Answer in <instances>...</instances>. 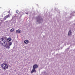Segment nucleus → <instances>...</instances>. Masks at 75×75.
<instances>
[{"label": "nucleus", "instance_id": "1", "mask_svg": "<svg viewBox=\"0 0 75 75\" xmlns=\"http://www.w3.org/2000/svg\"><path fill=\"white\" fill-rule=\"evenodd\" d=\"M0 42L4 47L8 49L10 48V47L12 45V42H9L8 43L7 41L4 38H2L0 39Z\"/></svg>", "mask_w": 75, "mask_h": 75}, {"label": "nucleus", "instance_id": "2", "mask_svg": "<svg viewBox=\"0 0 75 75\" xmlns=\"http://www.w3.org/2000/svg\"><path fill=\"white\" fill-rule=\"evenodd\" d=\"M2 68L4 70H6L8 68V65L6 63H3L1 64Z\"/></svg>", "mask_w": 75, "mask_h": 75}, {"label": "nucleus", "instance_id": "3", "mask_svg": "<svg viewBox=\"0 0 75 75\" xmlns=\"http://www.w3.org/2000/svg\"><path fill=\"white\" fill-rule=\"evenodd\" d=\"M10 16H11V14H9L7 16H5L4 18V20H6V18H8V17H10Z\"/></svg>", "mask_w": 75, "mask_h": 75}, {"label": "nucleus", "instance_id": "4", "mask_svg": "<svg viewBox=\"0 0 75 75\" xmlns=\"http://www.w3.org/2000/svg\"><path fill=\"white\" fill-rule=\"evenodd\" d=\"M38 65L37 64H35L33 66V68L34 69H36L38 68Z\"/></svg>", "mask_w": 75, "mask_h": 75}, {"label": "nucleus", "instance_id": "5", "mask_svg": "<svg viewBox=\"0 0 75 75\" xmlns=\"http://www.w3.org/2000/svg\"><path fill=\"white\" fill-rule=\"evenodd\" d=\"M36 70H35V69H34L33 68V69H32V71L31 72V74H33V72H36Z\"/></svg>", "mask_w": 75, "mask_h": 75}, {"label": "nucleus", "instance_id": "6", "mask_svg": "<svg viewBox=\"0 0 75 75\" xmlns=\"http://www.w3.org/2000/svg\"><path fill=\"white\" fill-rule=\"evenodd\" d=\"M16 33H21V31L20 30H16Z\"/></svg>", "mask_w": 75, "mask_h": 75}, {"label": "nucleus", "instance_id": "7", "mask_svg": "<svg viewBox=\"0 0 75 75\" xmlns=\"http://www.w3.org/2000/svg\"><path fill=\"white\" fill-rule=\"evenodd\" d=\"M72 35V32L71 30H69L68 35Z\"/></svg>", "mask_w": 75, "mask_h": 75}, {"label": "nucleus", "instance_id": "8", "mask_svg": "<svg viewBox=\"0 0 75 75\" xmlns=\"http://www.w3.org/2000/svg\"><path fill=\"white\" fill-rule=\"evenodd\" d=\"M24 42L25 44H28V40H26L24 41Z\"/></svg>", "mask_w": 75, "mask_h": 75}, {"label": "nucleus", "instance_id": "9", "mask_svg": "<svg viewBox=\"0 0 75 75\" xmlns=\"http://www.w3.org/2000/svg\"><path fill=\"white\" fill-rule=\"evenodd\" d=\"M7 40L8 41H11V39L10 38H9L7 39Z\"/></svg>", "mask_w": 75, "mask_h": 75}, {"label": "nucleus", "instance_id": "10", "mask_svg": "<svg viewBox=\"0 0 75 75\" xmlns=\"http://www.w3.org/2000/svg\"><path fill=\"white\" fill-rule=\"evenodd\" d=\"M10 31L11 32L13 33V32L14 31V29L13 28H12L11 29Z\"/></svg>", "mask_w": 75, "mask_h": 75}, {"label": "nucleus", "instance_id": "11", "mask_svg": "<svg viewBox=\"0 0 75 75\" xmlns=\"http://www.w3.org/2000/svg\"><path fill=\"white\" fill-rule=\"evenodd\" d=\"M19 12V11L18 10H16V13H17L18 14V12Z\"/></svg>", "mask_w": 75, "mask_h": 75}, {"label": "nucleus", "instance_id": "12", "mask_svg": "<svg viewBox=\"0 0 75 75\" xmlns=\"http://www.w3.org/2000/svg\"><path fill=\"white\" fill-rule=\"evenodd\" d=\"M39 21H41V20H40V19H39V20H38V19H37V21H38V22Z\"/></svg>", "mask_w": 75, "mask_h": 75}, {"label": "nucleus", "instance_id": "13", "mask_svg": "<svg viewBox=\"0 0 75 75\" xmlns=\"http://www.w3.org/2000/svg\"><path fill=\"white\" fill-rule=\"evenodd\" d=\"M26 14H28V13H26Z\"/></svg>", "mask_w": 75, "mask_h": 75}, {"label": "nucleus", "instance_id": "14", "mask_svg": "<svg viewBox=\"0 0 75 75\" xmlns=\"http://www.w3.org/2000/svg\"><path fill=\"white\" fill-rule=\"evenodd\" d=\"M39 23H40V21L39 22Z\"/></svg>", "mask_w": 75, "mask_h": 75}, {"label": "nucleus", "instance_id": "15", "mask_svg": "<svg viewBox=\"0 0 75 75\" xmlns=\"http://www.w3.org/2000/svg\"><path fill=\"white\" fill-rule=\"evenodd\" d=\"M42 21H43V20H42Z\"/></svg>", "mask_w": 75, "mask_h": 75}]
</instances>
